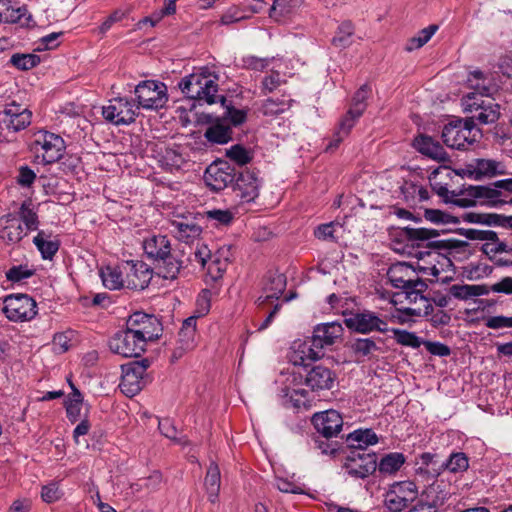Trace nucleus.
I'll return each mask as SVG.
<instances>
[{
  "instance_id": "1",
  "label": "nucleus",
  "mask_w": 512,
  "mask_h": 512,
  "mask_svg": "<svg viewBox=\"0 0 512 512\" xmlns=\"http://www.w3.org/2000/svg\"><path fill=\"white\" fill-rule=\"evenodd\" d=\"M218 81V74L208 67H203L199 71L183 77L178 87L190 99L204 101L209 105L220 103L223 112L219 117L226 124L229 123L234 127L242 125L247 120V111L235 108L231 100L223 95H217Z\"/></svg>"
},
{
  "instance_id": "2",
  "label": "nucleus",
  "mask_w": 512,
  "mask_h": 512,
  "mask_svg": "<svg viewBox=\"0 0 512 512\" xmlns=\"http://www.w3.org/2000/svg\"><path fill=\"white\" fill-rule=\"evenodd\" d=\"M37 228L38 216L31 200H25L17 213H8L0 218V239L7 245H14Z\"/></svg>"
},
{
  "instance_id": "3",
  "label": "nucleus",
  "mask_w": 512,
  "mask_h": 512,
  "mask_svg": "<svg viewBox=\"0 0 512 512\" xmlns=\"http://www.w3.org/2000/svg\"><path fill=\"white\" fill-rule=\"evenodd\" d=\"M286 276L278 271H268L263 279L262 294L257 298L256 304L259 309H265L266 305H273L263 322L257 327V331L267 329L280 311L282 305L278 301L286 289Z\"/></svg>"
},
{
  "instance_id": "4",
  "label": "nucleus",
  "mask_w": 512,
  "mask_h": 512,
  "mask_svg": "<svg viewBox=\"0 0 512 512\" xmlns=\"http://www.w3.org/2000/svg\"><path fill=\"white\" fill-rule=\"evenodd\" d=\"M459 194L464 197L457 199L455 205L463 208L472 207L476 204L497 208L508 203L506 194L496 189L493 183L489 185H463Z\"/></svg>"
},
{
  "instance_id": "5",
  "label": "nucleus",
  "mask_w": 512,
  "mask_h": 512,
  "mask_svg": "<svg viewBox=\"0 0 512 512\" xmlns=\"http://www.w3.org/2000/svg\"><path fill=\"white\" fill-rule=\"evenodd\" d=\"M65 142L60 135L40 130L34 135L31 150L43 164H51L60 160L65 151Z\"/></svg>"
},
{
  "instance_id": "6",
  "label": "nucleus",
  "mask_w": 512,
  "mask_h": 512,
  "mask_svg": "<svg viewBox=\"0 0 512 512\" xmlns=\"http://www.w3.org/2000/svg\"><path fill=\"white\" fill-rule=\"evenodd\" d=\"M135 95L137 98L138 109H160L163 108L167 101V87L163 82L146 80L140 82L135 87Z\"/></svg>"
},
{
  "instance_id": "7",
  "label": "nucleus",
  "mask_w": 512,
  "mask_h": 512,
  "mask_svg": "<svg viewBox=\"0 0 512 512\" xmlns=\"http://www.w3.org/2000/svg\"><path fill=\"white\" fill-rule=\"evenodd\" d=\"M2 311L10 321H30L37 315V304L27 294H10L3 300Z\"/></svg>"
},
{
  "instance_id": "8",
  "label": "nucleus",
  "mask_w": 512,
  "mask_h": 512,
  "mask_svg": "<svg viewBox=\"0 0 512 512\" xmlns=\"http://www.w3.org/2000/svg\"><path fill=\"white\" fill-rule=\"evenodd\" d=\"M478 131L474 130L473 121H459L445 125L442 131L443 142L451 148L466 150L477 141Z\"/></svg>"
},
{
  "instance_id": "9",
  "label": "nucleus",
  "mask_w": 512,
  "mask_h": 512,
  "mask_svg": "<svg viewBox=\"0 0 512 512\" xmlns=\"http://www.w3.org/2000/svg\"><path fill=\"white\" fill-rule=\"evenodd\" d=\"M126 327L146 344L159 339L163 331L162 324L155 315L140 311L128 317Z\"/></svg>"
},
{
  "instance_id": "10",
  "label": "nucleus",
  "mask_w": 512,
  "mask_h": 512,
  "mask_svg": "<svg viewBox=\"0 0 512 512\" xmlns=\"http://www.w3.org/2000/svg\"><path fill=\"white\" fill-rule=\"evenodd\" d=\"M104 119L116 126L129 125L136 120L138 107L134 100L127 98H113L102 108Z\"/></svg>"
},
{
  "instance_id": "11",
  "label": "nucleus",
  "mask_w": 512,
  "mask_h": 512,
  "mask_svg": "<svg viewBox=\"0 0 512 512\" xmlns=\"http://www.w3.org/2000/svg\"><path fill=\"white\" fill-rule=\"evenodd\" d=\"M237 175V170L227 161L218 160L210 164L205 173V184L213 191H222L231 187Z\"/></svg>"
},
{
  "instance_id": "12",
  "label": "nucleus",
  "mask_w": 512,
  "mask_h": 512,
  "mask_svg": "<svg viewBox=\"0 0 512 512\" xmlns=\"http://www.w3.org/2000/svg\"><path fill=\"white\" fill-rule=\"evenodd\" d=\"M344 323L350 330L361 334L385 333L389 330L387 321L370 310L351 313L348 317H345Z\"/></svg>"
},
{
  "instance_id": "13",
  "label": "nucleus",
  "mask_w": 512,
  "mask_h": 512,
  "mask_svg": "<svg viewBox=\"0 0 512 512\" xmlns=\"http://www.w3.org/2000/svg\"><path fill=\"white\" fill-rule=\"evenodd\" d=\"M146 343L139 339L129 328L118 331L109 340L110 350L123 357H139L146 350Z\"/></svg>"
},
{
  "instance_id": "14",
  "label": "nucleus",
  "mask_w": 512,
  "mask_h": 512,
  "mask_svg": "<svg viewBox=\"0 0 512 512\" xmlns=\"http://www.w3.org/2000/svg\"><path fill=\"white\" fill-rule=\"evenodd\" d=\"M122 268L126 273V287L131 290L145 289L154 273V269L141 259L126 260L122 263Z\"/></svg>"
},
{
  "instance_id": "15",
  "label": "nucleus",
  "mask_w": 512,
  "mask_h": 512,
  "mask_svg": "<svg viewBox=\"0 0 512 512\" xmlns=\"http://www.w3.org/2000/svg\"><path fill=\"white\" fill-rule=\"evenodd\" d=\"M344 468L347 473L356 478H366L377 469V456L375 453L350 450L346 457Z\"/></svg>"
},
{
  "instance_id": "16",
  "label": "nucleus",
  "mask_w": 512,
  "mask_h": 512,
  "mask_svg": "<svg viewBox=\"0 0 512 512\" xmlns=\"http://www.w3.org/2000/svg\"><path fill=\"white\" fill-rule=\"evenodd\" d=\"M235 197L242 203H250L259 195V180L256 174L249 170L237 171L236 179L231 186Z\"/></svg>"
},
{
  "instance_id": "17",
  "label": "nucleus",
  "mask_w": 512,
  "mask_h": 512,
  "mask_svg": "<svg viewBox=\"0 0 512 512\" xmlns=\"http://www.w3.org/2000/svg\"><path fill=\"white\" fill-rule=\"evenodd\" d=\"M312 423L321 437L334 438L342 430L343 419L336 410H327L314 414Z\"/></svg>"
},
{
  "instance_id": "18",
  "label": "nucleus",
  "mask_w": 512,
  "mask_h": 512,
  "mask_svg": "<svg viewBox=\"0 0 512 512\" xmlns=\"http://www.w3.org/2000/svg\"><path fill=\"white\" fill-rule=\"evenodd\" d=\"M3 114V123L13 132L21 131L31 124L32 112L15 101L5 105Z\"/></svg>"
},
{
  "instance_id": "19",
  "label": "nucleus",
  "mask_w": 512,
  "mask_h": 512,
  "mask_svg": "<svg viewBox=\"0 0 512 512\" xmlns=\"http://www.w3.org/2000/svg\"><path fill=\"white\" fill-rule=\"evenodd\" d=\"M305 384L312 391L330 390L335 383L336 374L330 368L321 364L305 369Z\"/></svg>"
},
{
  "instance_id": "20",
  "label": "nucleus",
  "mask_w": 512,
  "mask_h": 512,
  "mask_svg": "<svg viewBox=\"0 0 512 512\" xmlns=\"http://www.w3.org/2000/svg\"><path fill=\"white\" fill-rule=\"evenodd\" d=\"M292 349L293 351L290 355V361L294 365L303 366L304 369L310 367V364L307 361H316L324 355L321 348H316L312 337L304 341H295Z\"/></svg>"
},
{
  "instance_id": "21",
  "label": "nucleus",
  "mask_w": 512,
  "mask_h": 512,
  "mask_svg": "<svg viewBox=\"0 0 512 512\" xmlns=\"http://www.w3.org/2000/svg\"><path fill=\"white\" fill-rule=\"evenodd\" d=\"M196 346V317H188L178 333L177 346L172 353V361L180 359L185 352Z\"/></svg>"
},
{
  "instance_id": "22",
  "label": "nucleus",
  "mask_w": 512,
  "mask_h": 512,
  "mask_svg": "<svg viewBox=\"0 0 512 512\" xmlns=\"http://www.w3.org/2000/svg\"><path fill=\"white\" fill-rule=\"evenodd\" d=\"M466 111L473 113L472 120L478 121L480 124L495 123L501 113L500 105L495 103L493 98H486L485 101L473 102L472 105L466 104Z\"/></svg>"
},
{
  "instance_id": "23",
  "label": "nucleus",
  "mask_w": 512,
  "mask_h": 512,
  "mask_svg": "<svg viewBox=\"0 0 512 512\" xmlns=\"http://www.w3.org/2000/svg\"><path fill=\"white\" fill-rule=\"evenodd\" d=\"M467 239L470 240H486L488 243L483 245V252L488 256L489 253H510L507 245L500 242L496 232L492 230H478V229H461L460 232Z\"/></svg>"
},
{
  "instance_id": "24",
  "label": "nucleus",
  "mask_w": 512,
  "mask_h": 512,
  "mask_svg": "<svg viewBox=\"0 0 512 512\" xmlns=\"http://www.w3.org/2000/svg\"><path fill=\"white\" fill-rule=\"evenodd\" d=\"M445 470V460L438 454L424 452L420 455V465L416 474L423 480H431L441 475Z\"/></svg>"
},
{
  "instance_id": "25",
  "label": "nucleus",
  "mask_w": 512,
  "mask_h": 512,
  "mask_svg": "<svg viewBox=\"0 0 512 512\" xmlns=\"http://www.w3.org/2000/svg\"><path fill=\"white\" fill-rule=\"evenodd\" d=\"M414 148L421 154L438 162H448L450 158L443 146L432 137L420 134L413 141Z\"/></svg>"
},
{
  "instance_id": "26",
  "label": "nucleus",
  "mask_w": 512,
  "mask_h": 512,
  "mask_svg": "<svg viewBox=\"0 0 512 512\" xmlns=\"http://www.w3.org/2000/svg\"><path fill=\"white\" fill-rule=\"evenodd\" d=\"M343 333V327L338 322H328L319 324L314 328L312 338L316 348L321 350L327 346H331L335 343L336 339L341 337Z\"/></svg>"
},
{
  "instance_id": "27",
  "label": "nucleus",
  "mask_w": 512,
  "mask_h": 512,
  "mask_svg": "<svg viewBox=\"0 0 512 512\" xmlns=\"http://www.w3.org/2000/svg\"><path fill=\"white\" fill-rule=\"evenodd\" d=\"M416 269L407 262L392 264L387 271V278L394 288L401 289L416 279Z\"/></svg>"
},
{
  "instance_id": "28",
  "label": "nucleus",
  "mask_w": 512,
  "mask_h": 512,
  "mask_svg": "<svg viewBox=\"0 0 512 512\" xmlns=\"http://www.w3.org/2000/svg\"><path fill=\"white\" fill-rule=\"evenodd\" d=\"M209 117L211 125L207 127L204 132L205 139L212 144L223 145L232 140L233 131L230 125L226 124L219 116L213 120L212 116Z\"/></svg>"
},
{
  "instance_id": "29",
  "label": "nucleus",
  "mask_w": 512,
  "mask_h": 512,
  "mask_svg": "<svg viewBox=\"0 0 512 512\" xmlns=\"http://www.w3.org/2000/svg\"><path fill=\"white\" fill-rule=\"evenodd\" d=\"M171 232L182 242L192 243L198 240L202 233V228L193 219H180L171 222Z\"/></svg>"
},
{
  "instance_id": "30",
  "label": "nucleus",
  "mask_w": 512,
  "mask_h": 512,
  "mask_svg": "<svg viewBox=\"0 0 512 512\" xmlns=\"http://www.w3.org/2000/svg\"><path fill=\"white\" fill-rule=\"evenodd\" d=\"M424 503L422 507H429L430 510L440 512V509L449 501L451 493L445 488H442L440 483H432L424 492Z\"/></svg>"
},
{
  "instance_id": "31",
  "label": "nucleus",
  "mask_w": 512,
  "mask_h": 512,
  "mask_svg": "<svg viewBox=\"0 0 512 512\" xmlns=\"http://www.w3.org/2000/svg\"><path fill=\"white\" fill-rule=\"evenodd\" d=\"M346 443L350 450L366 452L369 445L378 443V437L372 429H358L347 435Z\"/></svg>"
},
{
  "instance_id": "32",
  "label": "nucleus",
  "mask_w": 512,
  "mask_h": 512,
  "mask_svg": "<svg viewBox=\"0 0 512 512\" xmlns=\"http://www.w3.org/2000/svg\"><path fill=\"white\" fill-rule=\"evenodd\" d=\"M475 180H481L484 177H494L505 174V167L501 162L491 159H477L474 169L470 172Z\"/></svg>"
},
{
  "instance_id": "33",
  "label": "nucleus",
  "mask_w": 512,
  "mask_h": 512,
  "mask_svg": "<svg viewBox=\"0 0 512 512\" xmlns=\"http://www.w3.org/2000/svg\"><path fill=\"white\" fill-rule=\"evenodd\" d=\"M221 485V475L218 465L211 462L204 479V486L208 495V500L215 503L218 500V495Z\"/></svg>"
},
{
  "instance_id": "34",
  "label": "nucleus",
  "mask_w": 512,
  "mask_h": 512,
  "mask_svg": "<svg viewBox=\"0 0 512 512\" xmlns=\"http://www.w3.org/2000/svg\"><path fill=\"white\" fill-rule=\"evenodd\" d=\"M146 256H170L171 248L168 238L164 235L152 236L143 241Z\"/></svg>"
},
{
  "instance_id": "35",
  "label": "nucleus",
  "mask_w": 512,
  "mask_h": 512,
  "mask_svg": "<svg viewBox=\"0 0 512 512\" xmlns=\"http://www.w3.org/2000/svg\"><path fill=\"white\" fill-rule=\"evenodd\" d=\"M33 243L42 256H54L60 247L58 236L45 231H39L33 238Z\"/></svg>"
},
{
  "instance_id": "36",
  "label": "nucleus",
  "mask_w": 512,
  "mask_h": 512,
  "mask_svg": "<svg viewBox=\"0 0 512 512\" xmlns=\"http://www.w3.org/2000/svg\"><path fill=\"white\" fill-rule=\"evenodd\" d=\"M155 273L164 279L173 280L177 277L182 263L178 258H153Z\"/></svg>"
},
{
  "instance_id": "37",
  "label": "nucleus",
  "mask_w": 512,
  "mask_h": 512,
  "mask_svg": "<svg viewBox=\"0 0 512 512\" xmlns=\"http://www.w3.org/2000/svg\"><path fill=\"white\" fill-rule=\"evenodd\" d=\"M467 82L469 87L474 90L473 92L486 95V98H491L492 94L496 91V87L492 84L491 80L485 77L483 72L479 70L471 72Z\"/></svg>"
},
{
  "instance_id": "38",
  "label": "nucleus",
  "mask_w": 512,
  "mask_h": 512,
  "mask_svg": "<svg viewBox=\"0 0 512 512\" xmlns=\"http://www.w3.org/2000/svg\"><path fill=\"white\" fill-rule=\"evenodd\" d=\"M99 274L103 285L110 290H117L124 286L126 287V278L123 279L122 271L118 267H102Z\"/></svg>"
},
{
  "instance_id": "39",
  "label": "nucleus",
  "mask_w": 512,
  "mask_h": 512,
  "mask_svg": "<svg viewBox=\"0 0 512 512\" xmlns=\"http://www.w3.org/2000/svg\"><path fill=\"white\" fill-rule=\"evenodd\" d=\"M423 316L427 318V321L435 329L450 325L452 320L450 312L443 309L435 310L430 303L424 305Z\"/></svg>"
},
{
  "instance_id": "40",
  "label": "nucleus",
  "mask_w": 512,
  "mask_h": 512,
  "mask_svg": "<svg viewBox=\"0 0 512 512\" xmlns=\"http://www.w3.org/2000/svg\"><path fill=\"white\" fill-rule=\"evenodd\" d=\"M305 0H273L270 8V17L279 21L280 18L294 13L300 8Z\"/></svg>"
},
{
  "instance_id": "41",
  "label": "nucleus",
  "mask_w": 512,
  "mask_h": 512,
  "mask_svg": "<svg viewBox=\"0 0 512 512\" xmlns=\"http://www.w3.org/2000/svg\"><path fill=\"white\" fill-rule=\"evenodd\" d=\"M428 289V284L416 277L410 284H407L405 287L401 288L402 292L405 294V298L410 303H416L418 300H422L425 302V298H427V294L425 292Z\"/></svg>"
},
{
  "instance_id": "42",
  "label": "nucleus",
  "mask_w": 512,
  "mask_h": 512,
  "mask_svg": "<svg viewBox=\"0 0 512 512\" xmlns=\"http://www.w3.org/2000/svg\"><path fill=\"white\" fill-rule=\"evenodd\" d=\"M403 236L413 244L419 247L422 241H428L432 238L438 237L440 235L439 231L436 229H428V228H412V227H404L402 229Z\"/></svg>"
},
{
  "instance_id": "43",
  "label": "nucleus",
  "mask_w": 512,
  "mask_h": 512,
  "mask_svg": "<svg viewBox=\"0 0 512 512\" xmlns=\"http://www.w3.org/2000/svg\"><path fill=\"white\" fill-rule=\"evenodd\" d=\"M405 456L399 452H392L385 455L377 464L379 471L383 474H393L397 472L405 463Z\"/></svg>"
},
{
  "instance_id": "44",
  "label": "nucleus",
  "mask_w": 512,
  "mask_h": 512,
  "mask_svg": "<svg viewBox=\"0 0 512 512\" xmlns=\"http://www.w3.org/2000/svg\"><path fill=\"white\" fill-rule=\"evenodd\" d=\"M196 260L216 280L225 272L229 258H196Z\"/></svg>"
},
{
  "instance_id": "45",
  "label": "nucleus",
  "mask_w": 512,
  "mask_h": 512,
  "mask_svg": "<svg viewBox=\"0 0 512 512\" xmlns=\"http://www.w3.org/2000/svg\"><path fill=\"white\" fill-rule=\"evenodd\" d=\"M342 229V225L339 222H329L318 225L314 229V236L318 240L336 242L338 239V231Z\"/></svg>"
},
{
  "instance_id": "46",
  "label": "nucleus",
  "mask_w": 512,
  "mask_h": 512,
  "mask_svg": "<svg viewBox=\"0 0 512 512\" xmlns=\"http://www.w3.org/2000/svg\"><path fill=\"white\" fill-rule=\"evenodd\" d=\"M469 468V459L463 452H454L445 459V470L450 473H463Z\"/></svg>"
},
{
  "instance_id": "47",
  "label": "nucleus",
  "mask_w": 512,
  "mask_h": 512,
  "mask_svg": "<svg viewBox=\"0 0 512 512\" xmlns=\"http://www.w3.org/2000/svg\"><path fill=\"white\" fill-rule=\"evenodd\" d=\"M10 63L17 69L26 71L36 67L40 63V57L34 53H15L11 56Z\"/></svg>"
},
{
  "instance_id": "48",
  "label": "nucleus",
  "mask_w": 512,
  "mask_h": 512,
  "mask_svg": "<svg viewBox=\"0 0 512 512\" xmlns=\"http://www.w3.org/2000/svg\"><path fill=\"white\" fill-rule=\"evenodd\" d=\"M226 156L239 166L250 163L253 159L252 151L241 144H235L226 150Z\"/></svg>"
},
{
  "instance_id": "49",
  "label": "nucleus",
  "mask_w": 512,
  "mask_h": 512,
  "mask_svg": "<svg viewBox=\"0 0 512 512\" xmlns=\"http://www.w3.org/2000/svg\"><path fill=\"white\" fill-rule=\"evenodd\" d=\"M391 331L396 342L402 346L417 349L424 343L414 332L399 328H392Z\"/></svg>"
},
{
  "instance_id": "50",
  "label": "nucleus",
  "mask_w": 512,
  "mask_h": 512,
  "mask_svg": "<svg viewBox=\"0 0 512 512\" xmlns=\"http://www.w3.org/2000/svg\"><path fill=\"white\" fill-rule=\"evenodd\" d=\"M437 29L438 27L436 25H430L422 29L417 36H414L411 39H409L405 49L411 52L415 49L421 48L431 39V37L435 34Z\"/></svg>"
},
{
  "instance_id": "51",
  "label": "nucleus",
  "mask_w": 512,
  "mask_h": 512,
  "mask_svg": "<svg viewBox=\"0 0 512 512\" xmlns=\"http://www.w3.org/2000/svg\"><path fill=\"white\" fill-rule=\"evenodd\" d=\"M119 387L126 396L133 397L141 391L142 381L138 380L136 376H133V374L129 372H122Z\"/></svg>"
},
{
  "instance_id": "52",
  "label": "nucleus",
  "mask_w": 512,
  "mask_h": 512,
  "mask_svg": "<svg viewBox=\"0 0 512 512\" xmlns=\"http://www.w3.org/2000/svg\"><path fill=\"white\" fill-rule=\"evenodd\" d=\"M292 100H276L273 98H268L264 101L262 105V112L266 116H275L281 113H284L291 106Z\"/></svg>"
},
{
  "instance_id": "53",
  "label": "nucleus",
  "mask_w": 512,
  "mask_h": 512,
  "mask_svg": "<svg viewBox=\"0 0 512 512\" xmlns=\"http://www.w3.org/2000/svg\"><path fill=\"white\" fill-rule=\"evenodd\" d=\"M410 499L407 496L400 495L397 491L387 492L385 505L390 512H401L408 507Z\"/></svg>"
},
{
  "instance_id": "54",
  "label": "nucleus",
  "mask_w": 512,
  "mask_h": 512,
  "mask_svg": "<svg viewBox=\"0 0 512 512\" xmlns=\"http://www.w3.org/2000/svg\"><path fill=\"white\" fill-rule=\"evenodd\" d=\"M34 273L35 269L25 264L12 266L10 269L6 271L5 276L8 281L18 283L27 278H30L31 276L34 275Z\"/></svg>"
},
{
  "instance_id": "55",
  "label": "nucleus",
  "mask_w": 512,
  "mask_h": 512,
  "mask_svg": "<svg viewBox=\"0 0 512 512\" xmlns=\"http://www.w3.org/2000/svg\"><path fill=\"white\" fill-rule=\"evenodd\" d=\"M350 347L356 355L364 357L370 356L374 351H377L379 349L375 341L370 338L355 339L351 343Z\"/></svg>"
},
{
  "instance_id": "56",
  "label": "nucleus",
  "mask_w": 512,
  "mask_h": 512,
  "mask_svg": "<svg viewBox=\"0 0 512 512\" xmlns=\"http://www.w3.org/2000/svg\"><path fill=\"white\" fill-rule=\"evenodd\" d=\"M353 35V25L351 22H343L336 33V35L332 39L333 45L336 47L344 48L348 46L351 41L350 37Z\"/></svg>"
},
{
  "instance_id": "57",
  "label": "nucleus",
  "mask_w": 512,
  "mask_h": 512,
  "mask_svg": "<svg viewBox=\"0 0 512 512\" xmlns=\"http://www.w3.org/2000/svg\"><path fill=\"white\" fill-rule=\"evenodd\" d=\"M370 88L368 85H362L354 94L352 106L350 108L351 113H355L356 116H361L365 110V100L368 98Z\"/></svg>"
},
{
  "instance_id": "58",
  "label": "nucleus",
  "mask_w": 512,
  "mask_h": 512,
  "mask_svg": "<svg viewBox=\"0 0 512 512\" xmlns=\"http://www.w3.org/2000/svg\"><path fill=\"white\" fill-rule=\"evenodd\" d=\"M424 217L434 224L459 223L456 217L438 209H425Z\"/></svg>"
},
{
  "instance_id": "59",
  "label": "nucleus",
  "mask_w": 512,
  "mask_h": 512,
  "mask_svg": "<svg viewBox=\"0 0 512 512\" xmlns=\"http://www.w3.org/2000/svg\"><path fill=\"white\" fill-rule=\"evenodd\" d=\"M150 366V362L148 359H142L140 361H132L126 364L121 365V370L123 373L129 372L136 376L138 380L142 381L146 370Z\"/></svg>"
},
{
  "instance_id": "60",
  "label": "nucleus",
  "mask_w": 512,
  "mask_h": 512,
  "mask_svg": "<svg viewBox=\"0 0 512 512\" xmlns=\"http://www.w3.org/2000/svg\"><path fill=\"white\" fill-rule=\"evenodd\" d=\"M286 83L278 71H271V73L265 76L261 83V90L263 94H268L276 90L281 84Z\"/></svg>"
},
{
  "instance_id": "61",
  "label": "nucleus",
  "mask_w": 512,
  "mask_h": 512,
  "mask_svg": "<svg viewBox=\"0 0 512 512\" xmlns=\"http://www.w3.org/2000/svg\"><path fill=\"white\" fill-rule=\"evenodd\" d=\"M211 307V291L208 289L202 290L196 299V319L203 317L210 311Z\"/></svg>"
},
{
  "instance_id": "62",
  "label": "nucleus",
  "mask_w": 512,
  "mask_h": 512,
  "mask_svg": "<svg viewBox=\"0 0 512 512\" xmlns=\"http://www.w3.org/2000/svg\"><path fill=\"white\" fill-rule=\"evenodd\" d=\"M289 401L291 402L292 406L297 410H308L311 407L308 398V392L304 389L293 390L289 395Z\"/></svg>"
},
{
  "instance_id": "63",
  "label": "nucleus",
  "mask_w": 512,
  "mask_h": 512,
  "mask_svg": "<svg viewBox=\"0 0 512 512\" xmlns=\"http://www.w3.org/2000/svg\"><path fill=\"white\" fill-rule=\"evenodd\" d=\"M451 295L449 294V287L447 288V293H443L441 291L430 290L427 293V298H425V304H434L439 308H445L449 305L451 300Z\"/></svg>"
},
{
  "instance_id": "64",
  "label": "nucleus",
  "mask_w": 512,
  "mask_h": 512,
  "mask_svg": "<svg viewBox=\"0 0 512 512\" xmlns=\"http://www.w3.org/2000/svg\"><path fill=\"white\" fill-rule=\"evenodd\" d=\"M205 214H206L207 219L213 220L218 225H223V226L229 225L232 222V220L234 219L233 213L228 209H226V210L213 209V210L207 211Z\"/></svg>"
}]
</instances>
